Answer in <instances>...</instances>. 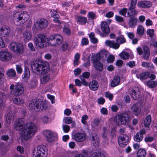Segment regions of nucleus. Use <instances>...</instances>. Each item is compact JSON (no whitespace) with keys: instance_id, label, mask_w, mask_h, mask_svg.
<instances>
[{"instance_id":"ea45409f","label":"nucleus","mask_w":157,"mask_h":157,"mask_svg":"<svg viewBox=\"0 0 157 157\" xmlns=\"http://www.w3.org/2000/svg\"><path fill=\"white\" fill-rule=\"evenodd\" d=\"M144 29L142 25H139L137 29V33L140 36L143 35L144 33Z\"/></svg>"},{"instance_id":"c03bdc74","label":"nucleus","mask_w":157,"mask_h":157,"mask_svg":"<svg viewBox=\"0 0 157 157\" xmlns=\"http://www.w3.org/2000/svg\"><path fill=\"white\" fill-rule=\"evenodd\" d=\"M7 75L9 77H14L16 75V73L15 70L13 69L8 70L7 72Z\"/></svg>"},{"instance_id":"603ef678","label":"nucleus","mask_w":157,"mask_h":157,"mask_svg":"<svg viewBox=\"0 0 157 157\" xmlns=\"http://www.w3.org/2000/svg\"><path fill=\"white\" fill-rule=\"evenodd\" d=\"M110 136L112 140L113 138L116 137V132H115V128H113L112 129Z\"/></svg>"},{"instance_id":"cd10ccee","label":"nucleus","mask_w":157,"mask_h":157,"mask_svg":"<svg viewBox=\"0 0 157 157\" xmlns=\"http://www.w3.org/2000/svg\"><path fill=\"white\" fill-rule=\"evenodd\" d=\"M138 5L140 7L143 8L150 7L152 6L151 2L149 1H140L138 2Z\"/></svg>"},{"instance_id":"4be33fe9","label":"nucleus","mask_w":157,"mask_h":157,"mask_svg":"<svg viewBox=\"0 0 157 157\" xmlns=\"http://www.w3.org/2000/svg\"><path fill=\"white\" fill-rule=\"evenodd\" d=\"M105 44L107 46L115 49H118L120 46L119 44L115 43L113 40H107L105 42Z\"/></svg>"},{"instance_id":"2eb2a0df","label":"nucleus","mask_w":157,"mask_h":157,"mask_svg":"<svg viewBox=\"0 0 157 157\" xmlns=\"http://www.w3.org/2000/svg\"><path fill=\"white\" fill-rule=\"evenodd\" d=\"M30 26L28 25L26 26L25 31L23 33L24 41L25 42L30 40L32 37V34L30 31Z\"/></svg>"},{"instance_id":"de8ad7c7","label":"nucleus","mask_w":157,"mask_h":157,"mask_svg":"<svg viewBox=\"0 0 157 157\" xmlns=\"http://www.w3.org/2000/svg\"><path fill=\"white\" fill-rule=\"evenodd\" d=\"M116 41L120 44H123L126 42V40L123 36L118 37L116 39Z\"/></svg>"},{"instance_id":"9d476101","label":"nucleus","mask_w":157,"mask_h":157,"mask_svg":"<svg viewBox=\"0 0 157 157\" xmlns=\"http://www.w3.org/2000/svg\"><path fill=\"white\" fill-rule=\"evenodd\" d=\"M48 21L46 19L41 18L38 20L34 24L35 28L38 30H41L46 28L48 25Z\"/></svg>"},{"instance_id":"f704fd0d","label":"nucleus","mask_w":157,"mask_h":157,"mask_svg":"<svg viewBox=\"0 0 157 157\" xmlns=\"http://www.w3.org/2000/svg\"><path fill=\"white\" fill-rule=\"evenodd\" d=\"M149 75V73L148 72H143L140 73L139 76L137 75V77L141 80L145 79L148 77Z\"/></svg>"},{"instance_id":"423d86ee","label":"nucleus","mask_w":157,"mask_h":157,"mask_svg":"<svg viewBox=\"0 0 157 157\" xmlns=\"http://www.w3.org/2000/svg\"><path fill=\"white\" fill-rule=\"evenodd\" d=\"M117 119L119 121H120L122 124L123 125H128L129 123L131 118L130 115L126 112L122 113L117 115L114 118V121L118 122Z\"/></svg>"},{"instance_id":"a19ab883","label":"nucleus","mask_w":157,"mask_h":157,"mask_svg":"<svg viewBox=\"0 0 157 157\" xmlns=\"http://www.w3.org/2000/svg\"><path fill=\"white\" fill-rule=\"evenodd\" d=\"M92 157H106L103 153L100 151H97L94 152L91 155Z\"/></svg>"},{"instance_id":"bf43d9fd","label":"nucleus","mask_w":157,"mask_h":157,"mask_svg":"<svg viewBox=\"0 0 157 157\" xmlns=\"http://www.w3.org/2000/svg\"><path fill=\"white\" fill-rule=\"evenodd\" d=\"M101 57L102 58H106L108 56V52L105 50L101 51L100 53Z\"/></svg>"},{"instance_id":"13d9d810","label":"nucleus","mask_w":157,"mask_h":157,"mask_svg":"<svg viewBox=\"0 0 157 157\" xmlns=\"http://www.w3.org/2000/svg\"><path fill=\"white\" fill-rule=\"evenodd\" d=\"M79 78L81 80L82 84L85 86H89V83L86 81L85 79L83 78V77L79 76Z\"/></svg>"},{"instance_id":"7ed1b4c3","label":"nucleus","mask_w":157,"mask_h":157,"mask_svg":"<svg viewBox=\"0 0 157 157\" xmlns=\"http://www.w3.org/2000/svg\"><path fill=\"white\" fill-rule=\"evenodd\" d=\"M29 106L31 110H34L37 112L39 111L40 109H45L46 108L45 104L40 99L37 100L36 99H34L33 100L29 103Z\"/></svg>"},{"instance_id":"052dcab7","label":"nucleus","mask_w":157,"mask_h":157,"mask_svg":"<svg viewBox=\"0 0 157 157\" xmlns=\"http://www.w3.org/2000/svg\"><path fill=\"white\" fill-rule=\"evenodd\" d=\"M73 118L70 117H67L66 118L65 122L67 124H71L72 122Z\"/></svg>"},{"instance_id":"6ab92c4d","label":"nucleus","mask_w":157,"mask_h":157,"mask_svg":"<svg viewBox=\"0 0 157 157\" xmlns=\"http://www.w3.org/2000/svg\"><path fill=\"white\" fill-rule=\"evenodd\" d=\"M10 31V28L8 26L6 25L4 27L1 28L0 34L3 37H6L9 35Z\"/></svg>"},{"instance_id":"37998d69","label":"nucleus","mask_w":157,"mask_h":157,"mask_svg":"<svg viewBox=\"0 0 157 157\" xmlns=\"http://www.w3.org/2000/svg\"><path fill=\"white\" fill-rule=\"evenodd\" d=\"M30 76V72L29 68L27 67H25L24 74V78H27Z\"/></svg>"},{"instance_id":"72a5a7b5","label":"nucleus","mask_w":157,"mask_h":157,"mask_svg":"<svg viewBox=\"0 0 157 157\" xmlns=\"http://www.w3.org/2000/svg\"><path fill=\"white\" fill-rule=\"evenodd\" d=\"M50 79V77L48 75H44L40 79L41 83L42 84H45Z\"/></svg>"},{"instance_id":"4c0bfd02","label":"nucleus","mask_w":157,"mask_h":157,"mask_svg":"<svg viewBox=\"0 0 157 157\" xmlns=\"http://www.w3.org/2000/svg\"><path fill=\"white\" fill-rule=\"evenodd\" d=\"M95 34L94 32H91L89 35V36L92 43L96 44L98 42L97 39L95 37Z\"/></svg>"},{"instance_id":"79ce46f5","label":"nucleus","mask_w":157,"mask_h":157,"mask_svg":"<svg viewBox=\"0 0 157 157\" xmlns=\"http://www.w3.org/2000/svg\"><path fill=\"white\" fill-rule=\"evenodd\" d=\"M103 133L102 134V137L104 139H108L107 136L109 133V131L107 129L106 127L103 128Z\"/></svg>"},{"instance_id":"09e8293b","label":"nucleus","mask_w":157,"mask_h":157,"mask_svg":"<svg viewBox=\"0 0 157 157\" xmlns=\"http://www.w3.org/2000/svg\"><path fill=\"white\" fill-rule=\"evenodd\" d=\"M127 9L126 8H124L121 9L119 11V13L120 14L126 17V14L127 13Z\"/></svg>"},{"instance_id":"7c9ffc66","label":"nucleus","mask_w":157,"mask_h":157,"mask_svg":"<svg viewBox=\"0 0 157 157\" xmlns=\"http://www.w3.org/2000/svg\"><path fill=\"white\" fill-rule=\"evenodd\" d=\"M147 154L146 150L144 148H139L137 152V157H145Z\"/></svg>"},{"instance_id":"49530a36","label":"nucleus","mask_w":157,"mask_h":157,"mask_svg":"<svg viewBox=\"0 0 157 157\" xmlns=\"http://www.w3.org/2000/svg\"><path fill=\"white\" fill-rule=\"evenodd\" d=\"M80 57V55L78 53H76L75 56V59L74 61V64L75 65H77L78 64V61Z\"/></svg>"},{"instance_id":"4d7b16f0","label":"nucleus","mask_w":157,"mask_h":157,"mask_svg":"<svg viewBox=\"0 0 157 157\" xmlns=\"http://www.w3.org/2000/svg\"><path fill=\"white\" fill-rule=\"evenodd\" d=\"M154 30L153 29H148L147 31V34L150 37H152L154 34Z\"/></svg>"},{"instance_id":"6e6552de","label":"nucleus","mask_w":157,"mask_h":157,"mask_svg":"<svg viewBox=\"0 0 157 157\" xmlns=\"http://www.w3.org/2000/svg\"><path fill=\"white\" fill-rule=\"evenodd\" d=\"M48 42L52 46L58 45L62 42L63 37L59 35L55 34L50 36L47 39Z\"/></svg>"},{"instance_id":"a878e982","label":"nucleus","mask_w":157,"mask_h":157,"mask_svg":"<svg viewBox=\"0 0 157 157\" xmlns=\"http://www.w3.org/2000/svg\"><path fill=\"white\" fill-rule=\"evenodd\" d=\"M130 94L134 100H137L140 97V92L137 89L132 90L130 91Z\"/></svg>"},{"instance_id":"864d4df0","label":"nucleus","mask_w":157,"mask_h":157,"mask_svg":"<svg viewBox=\"0 0 157 157\" xmlns=\"http://www.w3.org/2000/svg\"><path fill=\"white\" fill-rule=\"evenodd\" d=\"M69 45L67 42L63 43L61 46V49L63 51L69 49Z\"/></svg>"},{"instance_id":"5701e85b","label":"nucleus","mask_w":157,"mask_h":157,"mask_svg":"<svg viewBox=\"0 0 157 157\" xmlns=\"http://www.w3.org/2000/svg\"><path fill=\"white\" fill-rule=\"evenodd\" d=\"M151 117L150 115H147L145 118L144 122V125L147 130L150 129V125L151 122Z\"/></svg>"},{"instance_id":"412c9836","label":"nucleus","mask_w":157,"mask_h":157,"mask_svg":"<svg viewBox=\"0 0 157 157\" xmlns=\"http://www.w3.org/2000/svg\"><path fill=\"white\" fill-rule=\"evenodd\" d=\"M101 27L102 31L104 33L108 34L110 32V29L107 23L105 21L101 22Z\"/></svg>"},{"instance_id":"ddd939ff","label":"nucleus","mask_w":157,"mask_h":157,"mask_svg":"<svg viewBox=\"0 0 157 157\" xmlns=\"http://www.w3.org/2000/svg\"><path fill=\"white\" fill-rule=\"evenodd\" d=\"M129 137L126 134H122L119 137L118 143L119 146L121 147H124L128 143Z\"/></svg>"},{"instance_id":"20e7f679","label":"nucleus","mask_w":157,"mask_h":157,"mask_svg":"<svg viewBox=\"0 0 157 157\" xmlns=\"http://www.w3.org/2000/svg\"><path fill=\"white\" fill-rule=\"evenodd\" d=\"M33 154V157H46L48 154L47 149L44 145L39 146L34 149Z\"/></svg>"},{"instance_id":"e433bc0d","label":"nucleus","mask_w":157,"mask_h":157,"mask_svg":"<svg viewBox=\"0 0 157 157\" xmlns=\"http://www.w3.org/2000/svg\"><path fill=\"white\" fill-rule=\"evenodd\" d=\"M147 85L149 88H154L157 85V82L155 81L149 80L147 82Z\"/></svg>"},{"instance_id":"39448f33","label":"nucleus","mask_w":157,"mask_h":157,"mask_svg":"<svg viewBox=\"0 0 157 157\" xmlns=\"http://www.w3.org/2000/svg\"><path fill=\"white\" fill-rule=\"evenodd\" d=\"M10 88L11 90V93L15 96H20L24 91L23 86L20 83H17L15 86L13 84H12Z\"/></svg>"},{"instance_id":"c9c22d12","label":"nucleus","mask_w":157,"mask_h":157,"mask_svg":"<svg viewBox=\"0 0 157 157\" xmlns=\"http://www.w3.org/2000/svg\"><path fill=\"white\" fill-rule=\"evenodd\" d=\"M87 21V20L86 17L81 16L78 17L77 20V21L78 22H79V24L82 25H85Z\"/></svg>"},{"instance_id":"bb28decb","label":"nucleus","mask_w":157,"mask_h":157,"mask_svg":"<svg viewBox=\"0 0 157 157\" xmlns=\"http://www.w3.org/2000/svg\"><path fill=\"white\" fill-rule=\"evenodd\" d=\"M128 11L127 13V17H132L137 14L138 12L136 10L135 7L130 6L127 9Z\"/></svg>"},{"instance_id":"9b49d317","label":"nucleus","mask_w":157,"mask_h":157,"mask_svg":"<svg viewBox=\"0 0 157 157\" xmlns=\"http://www.w3.org/2000/svg\"><path fill=\"white\" fill-rule=\"evenodd\" d=\"M10 48L14 52L20 53H22L24 47L20 43L13 42L10 44Z\"/></svg>"},{"instance_id":"c85d7f7f","label":"nucleus","mask_w":157,"mask_h":157,"mask_svg":"<svg viewBox=\"0 0 157 157\" xmlns=\"http://www.w3.org/2000/svg\"><path fill=\"white\" fill-rule=\"evenodd\" d=\"M131 109L133 113L136 115L139 114L141 110L139 104L137 103L135 104L132 106Z\"/></svg>"},{"instance_id":"473e14b6","label":"nucleus","mask_w":157,"mask_h":157,"mask_svg":"<svg viewBox=\"0 0 157 157\" xmlns=\"http://www.w3.org/2000/svg\"><path fill=\"white\" fill-rule=\"evenodd\" d=\"M13 103L17 105H21L24 102V100L22 98L17 96L13 97Z\"/></svg>"},{"instance_id":"aec40b11","label":"nucleus","mask_w":157,"mask_h":157,"mask_svg":"<svg viewBox=\"0 0 157 157\" xmlns=\"http://www.w3.org/2000/svg\"><path fill=\"white\" fill-rule=\"evenodd\" d=\"M92 143L93 145L95 148H97L99 147V138L98 135L95 133L92 134Z\"/></svg>"},{"instance_id":"3c124183","label":"nucleus","mask_w":157,"mask_h":157,"mask_svg":"<svg viewBox=\"0 0 157 157\" xmlns=\"http://www.w3.org/2000/svg\"><path fill=\"white\" fill-rule=\"evenodd\" d=\"M37 83V80L36 78H34L31 81L29 84L31 88H34L36 86Z\"/></svg>"},{"instance_id":"774afa93","label":"nucleus","mask_w":157,"mask_h":157,"mask_svg":"<svg viewBox=\"0 0 157 157\" xmlns=\"http://www.w3.org/2000/svg\"><path fill=\"white\" fill-rule=\"evenodd\" d=\"M115 59V57L113 55H110L108 57L107 60L108 62L109 63L113 62Z\"/></svg>"},{"instance_id":"dca6fc26","label":"nucleus","mask_w":157,"mask_h":157,"mask_svg":"<svg viewBox=\"0 0 157 157\" xmlns=\"http://www.w3.org/2000/svg\"><path fill=\"white\" fill-rule=\"evenodd\" d=\"M146 133V132L145 129L140 130L139 132H137L136 135L134 136V141L138 142L141 141L144 138L143 135H145Z\"/></svg>"},{"instance_id":"6e6d98bb","label":"nucleus","mask_w":157,"mask_h":157,"mask_svg":"<svg viewBox=\"0 0 157 157\" xmlns=\"http://www.w3.org/2000/svg\"><path fill=\"white\" fill-rule=\"evenodd\" d=\"M16 68L17 72L18 73L20 74L22 73L23 70L21 65L18 64L16 65Z\"/></svg>"},{"instance_id":"f257e3e1","label":"nucleus","mask_w":157,"mask_h":157,"mask_svg":"<svg viewBox=\"0 0 157 157\" xmlns=\"http://www.w3.org/2000/svg\"><path fill=\"white\" fill-rule=\"evenodd\" d=\"M32 68L35 73L39 75L47 73L49 70L48 63L40 60L33 63L32 65Z\"/></svg>"},{"instance_id":"680f3d73","label":"nucleus","mask_w":157,"mask_h":157,"mask_svg":"<svg viewBox=\"0 0 157 157\" xmlns=\"http://www.w3.org/2000/svg\"><path fill=\"white\" fill-rule=\"evenodd\" d=\"M70 126L67 125H64L63 126V130L64 132L67 133L70 131Z\"/></svg>"},{"instance_id":"58836bf2","label":"nucleus","mask_w":157,"mask_h":157,"mask_svg":"<svg viewBox=\"0 0 157 157\" xmlns=\"http://www.w3.org/2000/svg\"><path fill=\"white\" fill-rule=\"evenodd\" d=\"M121 58L123 59H127L129 57V54L127 52H124L120 54Z\"/></svg>"},{"instance_id":"1a4fd4ad","label":"nucleus","mask_w":157,"mask_h":157,"mask_svg":"<svg viewBox=\"0 0 157 157\" xmlns=\"http://www.w3.org/2000/svg\"><path fill=\"white\" fill-rule=\"evenodd\" d=\"M36 38L35 42L36 45L40 48L46 46L47 38L45 35L42 34H39L37 36Z\"/></svg>"},{"instance_id":"f8f14e48","label":"nucleus","mask_w":157,"mask_h":157,"mask_svg":"<svg viewBox=\"0 0 157 157\" xmlns=\"http://www.w3.org/2000/svg\"><path fill=\"white\" fill-rule=\"evenodd\" d=\"M25 124L24 119L23 118L19 119L15 121L14 127L17 131H22V132L24 129Z\"/></svg>"},{"instance_id":"b1692460","label":"nucleus","mask_w":157,"mask_h":157,"mask_svg":"<svg viewBox=\"0 0 157 157\" xmlns=\"http://www.w3.org/2000/svg\"><path fill=\"white\" fill-rule=\"evenodd\" d=\"M130 18L128 21V25L130 28H134L137 25L138 19L135 16L129 17Z\"/></svg>"},{"instance_id":"5fc2aeb1","label":"nucleus","mask_w":157,"mask_h":157,"mask_svg":"<svg viewBox=\"0 0 157 157\" xmlns=\"http://www.w3.org/2000/svg\"><path fill=\"white\" fill-rule=\"evenodd\" d=\"M63 32L64 33L68 36L70 35L71 33L70 29L67 27H64L63 28Z\"/></svg>"},{"instance_id":"f3484780","label":"nucleus","mask_w":157,"mask_h":157,"mask_svg":"<svg viewBox=\"0 0 157 157\" xmlns=\"http://www.w3.org/2000/svg\"><path fill=\"white\" fill-rule=\"evenodd\" d=\"M74 136L75 140L78 142H82L86 138L85 134L82 132L76 133L74 134Z\"/></svg>"},{"instance_id":"a18cd8bd","label":"nucleus","mask_w":157,"mask_h":157,"mask_svg":"<svg viewBox=\"0 0 157 157\" xmlns=\"http://www.w3.org/2000/svg\"><path fill=\"white\" fill-rule=\"evenodd\" d=\"M14 115L12 112H10L7 114V118L8 119L7 122L8 123H10V121L13 119Z\"/></svg>"},{"instance_id":"a211bd4d","label":"nucleus","mask_w":157,"mask_h":157,"mask_svg":"<svg viewBox=\"0 0 157 157\" xmlns=\"http://www.w3.org/2000/svg\"><path fill=\"white\" fill-rule=\"evenodd\" d=\"M44 134H45L46 140L49 142H52L55 140V137L53 133L50 130H46L44 131Z\"/></svg>"},{"instance_id":"393cba45","label":"nucleus","mask_w":157,"mask_h":157,"mask_svg":"<svg viewBox=\"0 0 157 157\" xmlns=\"http://www.w3.org/2000/svg\"><path fill=\"white\" fill-rule=\"evenodd\" d=\"M89 88L92 90L95 91L97 90L99 87L98 81L96 80H93L89 83Z\"/></svg>"},{"instance_id":"8fccbe9b","label":"nucleus","mask_w":157,"mask_h":157,"mask_svg":"<svg viewBox=\"0 0 157 157\" xmlns=\"http://www.w3.org/2000/svg\"><path fill=\"white\" fill-rule=\"evenodd\" d=\"M100 58L99 56L97 55L93 56L92 58V62L93 63H94L95 62H98L100 59Z\"/></svg>"},{"instance_id":"338daca9","label":"nucleus","mask_w":157,"mask_h":157,"mask_svg":"<svg viewBox=\"0 0 157 157\" xmlns=\"http://www.w3.org/2000/svg\"><path fill=\"white\" fill-rule=\"evenodd\" d=\"M89 43V41L86 38H83L82 40L81 44L83 45H85Z\"/></svg>"},{"instance_id":"69168bd1","label":"nucleus","mask_w":157,"mask_h":157,"mask_svg":"<svg viewBox=\"0 0 157 157\" xmlns=\"http://www.w3.org/2000/svg\"><path fill=\"white\" fill-rule=\"evenodd\" d=\"M153 140V138L151 136H146L144 138L145 141L146 142H151Z\"/></svg>"},{"instance_id":"0e129e2a","label":"nucleus","mask_w":157,"mask_h":157,"mask_svg":"<svg viewBox=\"0 0 157 157\" xmlns=\"http://www.w3.org/2000/svg\"><path fill=\"white\" fill-rule=\"evenodd\" d=\"M90 76V73L88 72H86L82 73V75L80 76H82L83 77V78H89Z\"/></svg>"},{"instance_id":"c756f323","label":"nucleus","mask_w":157,"mask_h":157,"mask_svg":"<svg viewBox=\"0 0 157 157\" xmlns=\"http://www.w3.org/2000/svg\"><path fill=\"white\" fill-rule=\"evenodd\" d=\"M121 78L119 76H116L113 78L111 82V85L112 87H114L119 84L120 82Z\"/></svg>"},{"instance_id":"2f4dec72","label":"nucleus","mask_w":157,"mask_h":157,"mask_svg":"<svg viewBox=\"0 0 157 157\" xmlns=\"http://www.w3.org/2000/svg\"><path fill=\"white\" fill-rule=\"evenodd\" d=\"M93 66L96 70L100 72L103 69V64L99 61L94 63Z\"/></svg>"},{"instance_id":"4468645a","label":"nucleus","mask_w":157,"mask_h":157,"mask_svg":"<svg viewBox=\"0 0 157 157\" xmlns=\"http://www.w3.org/2000/svg\"><path fill=\"white\" fill-rule=\"evenodd\" d=\"M12 55L7 51H2L0 52V59L3 62H8L11 59Z\"/></svg>"},{"instance_id":"f03ea898","label":"nucleus","mask_w":157,"mask_h":157,"mask_svg":"<svg viewBox=\"0 0 157 157\" xmlns=\"http://www.w3.org/2000/svg\"><path fill=\"white\" fill-rule=\"evenodd\" d=\"M37 129V126L34 123H27L25 124L24 129L21 132V136L25 140H29L33 136Z\"/></svg>"},{"instance_id":"0eeeda50","label":"nucleus","mask_w":157,"mask_h":157,"mask_svg":"<svg viewBox=\"0 0 157 157\" xmlns=\"http://www.w3.org/2000/svg\"><path fill=\"white\" fill-rule=\"evenodd\" d=\"M14 19L17 22L21 21V23L23 24L26 21L29 17L28 13L25 11L16 12L14 15Z\"/></svg>"},{"instance_id":"e2e57ef3","label":"nucleus","mask_w":157,"mask_h":157,"mask_svg":"<svg viewBox=\"0 0 157 157\" xmlns=\"http://www.w3.org/2000/svg\"><path fill=\"white\" fill-rule=\"evenodd\" d=\"M115 18L116 21L119 22H122L124 21L123 18L122 17L119 16L117 15H115Z\"/></svg>"}]
</instances>
